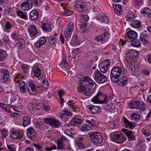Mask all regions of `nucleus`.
<instances>
[{
    "label": "nucleus",
    "mask_w": 151,
    "mask_h": 151,
    "mask_svg": "<svg viewBox=\"0 0 151 151\" xmlns=\"http://www.w3.org/2000/svg\"><path fill=\"white\" fill-rule=\"evenodd\" d=\"M33 70L34 75L37 77H39L40 75L41 72L38 67L37 66L34 67L33 69Z\"/></svg>",
    "instance_id": "nucleus-43"
},
{
    "label": "nucleus",
    "mask_w": 151,
    "mask_h": 151,
    "mask_svg": "<svg viewBox=\"0 0 151 151\" xmlns=\"http://www.w3.org/2000/svg\"><path fill=\"white\" fill-rule=\"evenodd\" d=\"M85 121L87 123L90 124V125L91 127L92 128H94V129L96 128V126L94 124V123L92 122L90 120L87 119H86Z\"/></svg>",
    "instance_id": "nucleus-58"
},
{
    "label": "nucleus",
    "mask_w": 151,
    "mask_h": 151,
    "mask_svg": "<svg viewBox=\"0 0 151 151\" xmlns=\"http://www.w3.org/2000/svg\"><path fill=\"white\" fill-rule=\"evenodd\" d=\"M61 125V123L59 121L53 119L51 126L54 128L59 127Z\"/></svg>",
    "instance_id": "nucleus-44"
},
{
    "label": "nucleus",
    "mask_w": 151,
    "mask_h": 151,
    "mask_svg": "<svg viewBox=\"0 0 151 151\" xmlns=\"http://www.w3.org/2000/svg\"><path fill=\"white\" fill-rule=\"evenodd\" d=\"M17 43L18 45H19L18 48L19 49L24 47L25 45V40L22 38L19 39L17 41Z\"/></svg>",
    "instance_id": "nucleus-38"
},
{
    "label": "nucleus",
    "mask_w": 151,
    "mask_h": 151,
    "mask_svg": "<svg viewBox=\"0 0 151 151\" xmlns=\"http://www.w3.org/2000/svg\"><path fill=\"white\" fill-rule=\"evenodd\" d=\"M110 135L113 140L118 143H122L126 139V138L124 137L123 135L120 132L113 133Z\"/></svg>",
    "instance_id": "nucleus-4"
},
{
    "label": "nucleus",
    "mask_w": 151,
    "mask_h": 151,
    "mask_svg": "<svg viewBox=\"0 0 151 151\" xmlns=\"http://www.w3.org/2000/svg\"><path fill=\"white\" fill-rule=\"evenodd\" d=\"M30 4H31L32 6V1L30 0H27L26 1L22 3L21 6V8L23 10H28L30 8L29 7Z\"/></svg>",
    "instance_id": "nucleus-17"
},
{
    "label": "nucleus",
    "mask_w": 151,
    "mask_h": 151,
    "mask_svg": "<svg viewBox=\"0 0 151 151\" xmlns=\"http://www.w3.org/2000/svg\"><path fill=\"white\" fill-rule=\"evenodd\" d=\"M85 121L87 123L90 124V125L91 127L92 128H94V129L96 128V126L94 124V123L92 122L90 120L87 119H86Z\"/></svg>",
    "instance_id": "nucleus-57"
},
{
    "label": "nucleus",
    "mask_w": 151,
    "mask_h": 151,
    "mask_svg": "<svg viewBox=\"0 0 151 151\" xmlns=\"http://www.w3.org/2000/svg\"><path fill=\"white\" fill-rule=\"evenodd\" d=\"M83 137H78L76 141V143L77 144L80 149H82L84 148V146L83 145Z\"/></svg>",
    "instance_id": "nucleus-23"
},
{
    "label": "nucleus",
    "mask_w": 151,
    "mask_h": 151,
    "mask_svg": "<svg viewBox=\"0 0 151 151\" xmlns=\"http://www.w3.org/2000/svg\"><path fill=\"white\" fill-rule=\"evenodd\" d=\"M96 95L100 104H103L106 102L107 97L105 95L100 92H98Z\"/></svg>",
    "instance_id": "nucleus-22"
},
{
    "label": "nucleus",
    "mask_w": 151,
    "mask_h": 151,
    "mask_svg": "<svg viewBox=\"0 0 151 151\" xmlns=\"http://www.w3.org/2000/svg\"><path fill=\"white\" fill-rule=\"evenodd\" d=\"M131 44L132 46L135 47H139L141 45L140 41L137 39H134L131 41Z\"/></svg>",
    "instance_id": "nucleus-40"
},
{
    "label": "nucleus",
    "mask_w": 151,
    "mask_h": 151,
    "mask_svg": "<svg viewBox=\"0 0 151 151\" xmlns=\"http://www.w3.org/2000/svg\"><path fill=\"white\" fill-rule=\"evenodd\" d=\"M72 32L68 31V30H65L64 32V35L66 39V41H69L72 34Z\"/></svg>",
    "instance_id": "nucleus-45"
},
{
    "label": "nucleus",
    "mask_w": 151,
    "mask_h": 151,
    "mask_svg": "<svg viewBox=\"0 0 151 151\" xmlns=\"http://www.w3.org/2000/svg\"><path fill=\"white\" fill-rule=\"evenodd\" d=\"M131 118L133 120L135 121H137L140 119V115L135 113H132L131 114Z\"/></svg>",
    "instance_id": "nucleus-53"
},
{
    "label": "nucleus",
    "mask_w": 151,
    "mask_h": 151,
    "mask_svg": "<svg viewBox=\"0 0 151 151\" xmlns=\"http://www.w3.org/2000/svg\"><path fill=\"white\" fill-rule=\"evenodd\" d=\"M126 66L133 73L135 72L138 69V65L132 60L127 59L125 62Z\"/></svg>",
    "instance_id": "nucleus-8"
},
{
    "label": "nucleus",
    "mask_w": 151,
    "mask_h": 151,
    "mask_svg": "<svg viewBox=\"0 0 151 151\" xmlns=\"http://www.w3.org/2000/svg\"><path fill=\"white\" fill-rule=\"evenodd\" d=\"M23 126L24 127H25L30 124L31 120L29 117L27 116H23Z\"/></svg>",
    "instance_id": "nucleus-37"
},
{
    "label": "nucleus",
    "mask_w": 151,
    "mask_h": 151,
    "mask_svg": "<svg viewBox=\"0 0 151 151\" xmlns=\"http://www.w3.org/2000/svg\"><path fill=\"white\" fill-rule=\"evenodd\" d=\"M127 57L131 60L136 58L138 55V53L137 51L133 50H129L127 51L126 53Z\"/></svg>",
    "instance_id": "nucleus-13"
},
{
    "label": "nucleus",
    "mask_w": 151,
    "mask_h": 151,
    "mask_svg": "<svg viewBox=\"0 0 151 151\" xmlns=\"http://www.w3.org/2000/svg\"><path fill=\"white\" fill-rule=\"evenodd\" d=\"M42 45H44L46 42V39L44 37H41L38 41Z\"/></svg>",
    "instance_id": "nucleus-64"
},
{
    "label": "nucleus",
    "mask_w": 151,
    "mask_h": 151,
    "mask_svg": "<svg viewBox=\"0 0 151 151\" xmlns=\"http://www.w3.org/2000/svg\"><path fill=\"white\" fill-rule=\"evenodd\" d=\"M49 41L50 44L55 45V43L57 41V39L55 37L50 36L49 37Z\"/></svg>",
    "instance_id": "nucleus-52"
},
{
    "label": "nucleus",
    "mask_w": 151,
    "mask_h": 151,
    "mask_svg": "<svg viewBox=\"0 0 151 151\" xmlns=\"http://www.w3.org/2000/svg\"><path fill=\"white\" fill-rule=\"evenodd\" d=\"M125 18L127 21L132 22L134 19V15L132 14H129Z\"/></svg>",
    "instance_id": "nucleus-47"
},
{
    "label": "nucleus",
    "mask_w": 151,
    "mask_h": 151,
    "mask_svg": "<svg viewBox=\"0 0 151 151\" xmlns=\"http://www.w3.org/2000/svg\"><path fill=\"white\" fill-rule=\"evenodd\" d=\"M137 36V34L136 32L130 30L127 32L125 36V39L126 40L130 42L132 41V40H133L136 38Z\"/></svg>",
    "instance_id": "nucleus-11"
},
{
    "label": "nucleus",
    "mask_w": 151,
    "mask_h": 151,
    "mask_svg": "<svg viewBox=\"0 0 151 151\" xmlns=\"http://www.w3.org/2000/svg\"><path fill=\"white\" fill-rule=\"evenodd\" d=\"M108 34L107 32H104L102 34L96 36L95 40L99 42H102L104 41L108 37Z\"/></svg>",
    "instance_id": "nucleus-16"
},
{
    "label": "nucleus",
    "mask_w": 151,
    "mask_h": 151,
    "mask_svg": "<svg viewBox=\"0 0 151 151\" xmlns=\"http://www.w3.org/2000/svg\"><path fill=\"white\" fill-rule=\"evenodd\" d=\"M89 135L92 142L96 144L99 145L102 142V138L100 133L96 132H90Z\"/></svg>",
    "instance_id": "nucleus-3"
},
{
    "label": "nucleus",
    "mask_w": 151,
    "mask_h": 151,
    "mask_svg": "<svg viewBox=\"0 0 151 151\" xmlns=\"http://www.w3.org/2000/svg\"><path fill=\"white\" fill-rule=\"evenodd\" d=\"M64 9V10L63 12V14L64 16H67L70 15L72 14V12L68 9L66 8Z\"/></svg>",
    "instance_id": "nucleus-54"
},
{
    "label": "nucleus",
    "mask_w": 151,
    "mask_h": 151,
    "mask_svg": "<svg viewBox=\"0 0 151 151\" xmlns=\"http://www.w3.org/2000/svg\"><path fill=\"white\" fill-rule=\"evenodd\" d=\"M83 123V120L81 119L73 117L71 120V123L72 125L76 126L81 124Z\"/></svg>",
    "instance_id": "nucleus-25"
},
{
    "label": "nucleus",
    "mask_w": 151,
    "mask_h": 151,
    "mask_svg": "<svg viewBox=\"0 0 151 151\" xmlns=\"http://www.w3.org/2000/svg\"><path fill=\"white\" fill-rule=\"evenodd\" d=\"M130 24L133 27L135 28H139L141 26V22L135 19L131 22Z\"/></svg>",
    "instance_id": "nucleus-35"
},
{
    "label": "nucleus",
    "mask_w": 151,
    "mask_h": 151,
    "mask_svg": "<svg viewBox=\"0 0 151 151\" xmlns=\"http://www.w3.org/2000/svg\"><path fill=\"white\" fill-rule=\"evenodd\" d=\"M58 148L59 150H62L64 149V144L61 141H57Z\"/></svg>",
    "instance_id": "nucleus-55"
},
{
    "label": "nucleus",
    "mask_w": 151,
    "mask_h": 151,
    "mask_svg": "<svg viewBox=\"0 0 151 151\" xmlns=\"http://www.w3.org/2000/svg\"><path fill=\"white\" fill-rule=\"evenodd\" d=\"M141 12L143 14H145L146 17H151V11L147 7L143 8L141 11Z\"/></svg>",
    "instance_id": "nucleus-34"
},
{
    "label": "nucleus",
    "mask_w": 151,
    "mask_h": 151,
    "mask_svg": "<svg viewBox=\"0 0 151 151\" xmlns=\"http://www.w3.org/2000/svg\"><path fill=\"white\" fill-rule=\"evenodd\" d=\"M27 89L28 92L32 95H35L37 93L36 86L32 83L29 82L26 84Z\"/></svg>",
    "instance_id": "nucleus-12"
},
{
    "label": "nucleus",
    "mask_w": 151,
    "mask_h": 151,
    "mask_svg": "<svg viewBox=\"0 0 151 151\" xmlns=\"http://www.w3.org/2000/svg\"><path fill=\"white\" fill-rule=\"evenodd\" d=\"M96 19L100 20L102 23H107L109 19L107 16L104 14H100L96 17Z\"/></svg>",
    "instance_id": "nucleus-24"
},
{
    "label": "nucleus",
    "mask_w": 151,
    "mask_h": 151,
    "mask_svg": "<svg viewBox=\"0 0 151 151\" xmlns=\"http://www.w3.org/2000/svg\"><path fill=\"white\" fill-rule=\"evenodd\" d=\"M103 109L107 112H111L112 111V108L111 106V104H106L104 105L103 107Z\"/></svg>",
    "instance_id": "nucleus-49"
},
{
    "label": "nucleus",
    "mask_w": 151,
    "mask_h": 151,
    "mask_svg": "<svg viewBox=\"0 0 151 151\" xmlns=\"http://www.w3.org/2000/svg\"><path fill=\"white\" fill-rule=\"evenodd\" d=\"M17 14L18 16L21 17L22 18L25 19L26 17V15L21 11H18L17 12Z\"/></svg>",
    "instance_id": "nucleus-62"
},
{
    "label": "nucleus",
    "mask_w": 151,
    "mask_h": 151,
    "mask_svg": "<svg viewBox=\"0 0 151 151\" xmlns=\"http://www.w3.org/2000/svg\"><path fill=\"white\" fill-rule=\"evenodd\" d=\"M110 64V60L109 59H106L102 62L99 65L100 71L102 73H106L107 71Z\"/></svg>",
    "instance_id": "nucleus-9"
},
{
    "label": "nucleus",
    "mask_w": 151,
    "mask_h": 151,
    "mask_svg": "<svg viewBox=\"0 0 151 151\" xmlns=\"http://www.w3.org/2000/svg\"><path fill=\"white\" fill-rule=\"evenodd\" d=\"M40 27L43 31L45 32H50L51 31V26L50 24L47 23H42Z\"/></svg>",
    "instance_id": "nucleus-28"
},
{
    "label": "nucleus",
    "mask_w": 151,
    "mask_h": 151,
    "mask_svg": "<svg viewBox=\"0 0 151 151\" xmlns=\"http://www.w3.org/2000/svg\"><path fill=\"white\" fill-rule=\"evenodd\" d=\"M41 90L43 91H46L49 87L48 82L45 80L42 81Z\"/></svg>",
    "instance_id": "nucleus-41"
},
{
    "label": "nucleus",
    "mask_w": 151,
    "mask_h": 151,
    "mask_svg": "<svg viewBox=\"0 0 151 151\" xmlns=\"http://www.w3.org/2000/svg\"><path fill=\"white\" fill-rule=\"evenodd\" d=\"M126 66L133 73L135 72L138 69V65L132 60L127 59L125 62Z\"/></svg>",
    "instance_id": "nucleus-6"
},
{
    "label": "nucleus",
    "mask_w": 151,
    "mask_h": 151,
    "mask_svg": "<svg viewBox=\"0 0 151 151\" xmlns=\"http://www.w3.org/2000/svg\"><path fill=\"white\" fill-rule=\"evenodd\" d=\"M126 127L130 129H133L135 127V124L134 122H132L129 121L125 117H123L122 118Z\"/></svg>",
    "instance_id": "nucleus-20"
},
{
    "label": "nucleus",
    "mask_w": 151,
    "mask_h": 151,
    "mask_svg": "<svg viewBox=\"0 0 151 151\" xmlns=\"http://www.w3.org/2000/svg\"><path fill=\"white\" fill-rule=\"evenodd\" d=\"M91 101L92 102H93L94 104H100L99 100L97 96V95L94 96L93 98L91 99Z\"/></svg>",
    "instance_id": "nucleus-56"
},
{
    "label": "nucleus",
    "mask_w": 151,
    "mask_h": 151,
    "mask_svg": "<svg viewBox=\"0 0 151 151\" xmlns=\"http://www.w3.org/2000/svg\"><path fill=\"white\" fill-rule=\"evenodd\" d=\"M7 56L6 51L1 50L0 51V62L3 61L6 58Z\"/></svg>",
    "instance_id": "nucleus-39"
},
{
    "label": "nucleus",
    "mask_w": 151,
    "mask_h": 151,
    "mask_svg": "<svg viewBox=\"0 0 151 151\" xmlns=\"http://www.w3.org/2000/svg\"><path fill=\"white\" fill-rule=\"evenodd\" d=\"M61 66L62 68L64 70H67L69 68V65L66 60V58L65 57H63Z\"/></svg>",
    "instance_id": "nucleus-31"
},
{
    "label": "nucleus",
    "mask_w": 151,
    "mask_h": 151,
    "mask_svg": "<svg viewBox=\"0 0 151 151\" xmlns=\"http://www.w3.org/2000/svg\"><path fill=\"white\" fill-rule=\"evenodd\" d=\"M74 29V23L73 22H70L68 23L67 27L65 30L72 32Z\"/></svg>",
    "instance_id": "nucleus-48"
},
{
    "label": "nucleus",
    "mask_w": 151,
    "mask_h": 151,
    "mask_svg": "<svg viewBox=\"0 0 151 151\" xmlns=\"http://www.w3.org/2000/svg\"><path fill=\"white\" fill-rule=\"evenodd\" d=\"M19 78L16 77L15 78V81L17 82V83H19V86L20 88H22V87H25V83L24 82L22 81H20L18 80Z\"/></svg>",
    "instance_id": "nucleus-51"
},
{
    "label": "nucleus",
    "mask_w": 151,
    "mask_h": 151,
    "mask_svg": "<svg viewBox=\"0 0 151 151\" xmlns=\"http://www.w3.org/2000/svg\"><path fill=\"white\" fill-rule=\"evenodd\" d=\"M30 36L31 37H35L38 33L35 25L30 26L28 28Z\"/></svg>",
    "instance_id": "nucleus-15"
},
{
    "label": "nucleus",
    "mask_w": 151,
    "mask_h": 151,
    "mask_svg": "<svg viewBox=\"0 0 151 151\" xmlns=\"http://www.w3.org/2000/svg\"><path fill=\"white\" fill-rule=\"evenodd\" d=\"M90 111L93 114H96L100 111V108L94 106H90L88 108Z\"/></svg>",
    "instance_id": "nucleus-33"
},
{
    "label": "nucleus",
    "mask_w": 151,
    "mask_h": 151,
    "mask_svg": "<svg viewBox=\"0 0 151 151\" xmlns=\"http://www.w3.org/2000/svg\"><path fill=\"white\" fill-rule=\"evenodd\" d=\"M126 66L133 73L135 72L138 69V65L132 60L127 59L125 62Z\"/></svg>",
    "instance_id": "nucleus-7"
},
{
    "label": "nucleus",
    "mask_w": 151,
    "mask_h": 151,
    "mask_svg": "<svg viewBox=\"0 0 151 151\" xmlns=\"http://www.w3.org/2000/svg\"><path fill=\"white\" fill-rule=\"evenodd\" d=\"M1 73L3 75V78L2 80L3 82L5 83L9 79V72L5 69L2 70Z\"/></svg>",
    "instance_id": "nucleus-27"
},
{
    "label": "nucleus",
    "mask_w": 151,
    "mask_h": 151,
    "mask_svg": "<svg viewBox=\"0 0 151 151\" xmlns=\"http://www.w3.org/2000/svg\"><path fill=\"white\" fill-rule=\"evenodd\" d=\"M27 131V136L30 139H33L37 135L33 127H29L28 128Z\"/></svg>",
    "instance_id": "nucleus-14"
},
{
    "label": "nucleus",
    "mask_w": 151,
    "mask_h": 151,
    "mask_svg": "<svg viewBox=\"0 0 151 151\" xmlns=\"http://www.w3.org/2000/svg\"><path fill=\"white\" fill-rule=\"evenodd\" d=\"M122 130L125 133L130 140H133L135 139V136L130 131L125 129H123Z\"/></svg>",
    "instance_id": "nucleus-21"
},
{
    "label": "nucleus",
    "mask_w": 151,
    "mask_h": 151,
    "mask_svg": "<svg viewBox=\"0 0 151 151\" xmlns=\"http://www.w3.org/2000/svg\"><path fill=\"white\" fill-rule=\"evenodd\" d=\"M79 88L86 96L91 94L96 87L95 83L88 77H83L81 78Z\"/></svg>",
    "instance_id": "nucleus-1"
},
{
    "label": "nucleus",
    "mask_w": 151,
    "mask_h": 151,
    "mask_svg": "<svg viewBox=\"0 0 151 151\" xmlns=\"http://www.w3.org/2000/svg\"><path fill=\"white\" fill-rule=\"evenodd\" d=\"M7 146L8 151H15L16 150L15 147L13 144L7 145Z\"/></svg>",
    "instance_id": "nucleus-60"
},
{
    "label": "nucleus",
    "mask_w": 151,
    "mask_h": 151,
    "mask_svg": "<svg viewBox=\"0 0 151 151\" xmlns=\"http://www.w3.org/2000/svg\"><path fill=\"white\" fill-rule=\"evenodd\" d=\"M53 119L51 118H46L44 119V121L47 124H49L51 125Z\"/></svg>",
    "instance_id": "nucleus-61"
},
{
    "label": "nucleus",
    "mask_w": 151,
    "mask_h": 151,
    "mask_svg": "<svg viewBox=\"0 0 151 151\" xmlns=\"http://www.w3.org/2000/svg\"><path fill=\"white\" fill-rule=\"evenodd\" d=\"M32 145L33 146L37 151H43V148L42 147V145H39L38 144L33 143L32 144Z\"/></svg>",
    "instance_id": "nucleus-42"
},
{
    "label": "nucleus",
    "mask_w": 151,
    "mask_h": 151,
    "mask_svg": "<svg viewBox=\"0 0 151 151\" xmlns=\"http://www.w3.org/2000/svg\"><path fill=\"white\" fill-rule=\"evenodd\" d=\"M125 69L124 67L120 66L114 67L111 70L110 77L111 81L116 83L118 80V78L122 74L124 73Z\"/></svg>",
    "instance_id": "nucleus-2"
},
{
    "label": "nucleus",
    "mask_w": 151,
    "mask_h": 151,
    "mask_svg": "<svg viewBox=\"0 0 151 151\" xmlns=\"http://www.w3.org/2000/svg\"><path fill=\"white\" fill-rule=\"evenodd\" d=\"M38 12L36 10L32 11L29 13V18L33 21H35L37 20L39 16Z\"/></svg>",
    "instance_id": "nucleus-18"
},
{
    "label": "nucleus",
    "mask_w": 151,
    "mask_h": 151,
    "mask_svg": "<svg viewBox=\"0 0 151 151\" xmlns=\"http://www.w3.org/2000/svg\"><path fill=\"white\" fill-rule=\"evenodd\" d=\"M10 135L13 139H19L22 137L23 134L22 132L14 131L11 133Z\"/></svg>",
    "instance_id": "nucleus-19"
},
{
    "label": "nucleus",
    "mask_w": 151,
    "mask_h": 151,
    "mask_svg": "<svg viewBox=\"0 0 151 151\" xmlns=\"http://www.w3.org/2000/svg\"><path fill=\"white\" fill-rule=\"evenodd\" d=\"M89 17L88 15L86 14H81L79 17V21L80 23H85L88 19Z\"/></svg>",
    "instance_id": "nucleus-36"
},
{
    "label": "nucleus",
    "mask_w": 151,
    "mask_h": 151,
    "mask_svg": "<svg viewBox=\"0 0 151 151\" xmlns=\"http://www.w3.org/2000/svg\"><path fill=\"white\" fill-rule=\"evenodd\" d=\"M113 7L114 10H115L116 14L117 15H119L122 14V8L120 5L119 4L114 5V4Z\"/></svg>",
    "instance_id": "nucleus-30"
},
{
    "label": "nucleus",
    "mask_w": 151,
    "mask_h": 151,
    "mask_svg": "<svg viewBox=\"0 0 151 151\" xmlns=\"http://www.w3.org/2000/svg\"><path fill=\"white\" fill-rule=\"evenodd\" d=\"M77 37L76 35H73L72 38L70 41V44L72 46H74L75 45H78L80 43L77 39Z\"/></svg>",
    "instance_id": "nucleus-32"
},
{
    "label": "nucleus",
    "mask_w": 151,
    "mask_h": 151,
    "mask_svg": "<svg viewBox=\"0 0 151 151\" xmlns=\"http://www.w3.org/2000/svg\"><path fill=\"white\" fill-rule=\"evenodd\" d=\"M128 80L127 78L126 77L124 76L120 78V79L116 81V82L117 84L119 86H122L127 83Z\"/></svg>",
    "instance_id": "nucleus-29"
},
{
    "label": "nucleus",
    "mask_w": 151,
    "mask_h": 151,
    "mask_svg": "<svg viewBox=\"0 0 151 151\" xmlns=\"http://www.w3.org/2000/svg\"><path fill=\"white\" fill-rule=\"evenodd\" d=\"M92 129L91 127L89 125L85 124L82 126L81 130L84 131H89Z\"/></svg>",
    "instance_id": "nucleus-50"
},
{
    "label": "nucleus",
    "mask_w": 151,
    "mask_h": 151,
    "mask_svg": "<svg viewBox=\"0 0 151 151\" xmlns=\"http://www.w3.org/2000/svg\"><path fill=\"white\" fill-rule=\"evenodd\" d=\"M130 107L133 109H138L140 106V102L138 101L132 100L130 102Z\"/></svg>",
    "instance_id": "nucleus-26"
},
{
    "label": "nucleus",
    "mask_w": 151,
    "mask_h": 151,
    "mask_svg": "<svg viewBox=\"0 0 151 151\" xmlns=\"http://www.w3.org/2000/svg\"><path fill=\"white\" fill-rule=\"evenodd\" d=\"M63 113H64V114H65V115L68 116H72V113L69 110H68L67 109L64 108L63 109Z\"/></svg>",
    "instance_id": "nucleus-59"
},
{
    "label": "nucleus",
    "mask_w": 151,
    "mask_h": 151,
    "mask_svg": "<svg viewBox=\"0 0 151 151\" xmlns=\"http://www.w3.org/2000/svg\"><path fill=\"white\" fill-rule=\"evenodd\" d=\"M80 29L82 33H84L85 32L86 29V25L85 23H83L81 25Z\"/></svg>",
    "instance_id": "nucleus-63"
},
{
    "label": "nucleus",
    "mask_w": 151,
    "mask_h": 151,
    "mask_svg": "<svg viewBox=\"0 0 151 151\" xmlns=\"http://www.w3.org/2000/svg\"><path fill=\"white\" fill-rule=\"evenodd\" d=\"M74 9L76 11L78 12H83L85 8V4L81 1H77L75 2Z\"/></svg>",
    "instance_id": "nucleus-10"
},
{
    "label": "nucleus",
    "mask_w": 151,
    "mask_h": 151,
    "mask_svg": "<svg viewBox=\"0 0 151 151\" xmlns=\"http://www.w3.org/2000/svg\"><path fill=\"white\" fill-rule=\"evenodd\" d=\"M21 68L22 70L23 73H27L29 70V66L25 64H22Z\"/></svg>",
    "instance_id": "nucleus-46"
},
{
    "label": "nucleus",
    "mask_w": 151,
    "mask_h": 151,
    "mask_svg": "<svg viewBox=\"0 0 151 151\" xmlns=\"http://www.w3.org/2000/svg\"><path fill=\"white\" fill-rule=\"evenodd\" d=\"M93 77L96 82L99 83H103L107 81L106 77L101 73L99 70L95 72Z\"/></svg>",
    "instance_id": "nucleus-5"
}]
</instances>
